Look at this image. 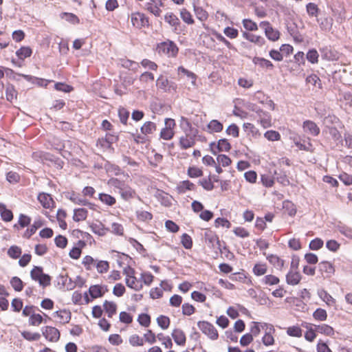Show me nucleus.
<instances>
[{
    "label": "nucleus",
    "instance_id": "f257e3e1",
    "mask_svg": "<svg viewBox=\"0 0 352 352\" xmlns=\"http://www.w3.org/2000/svg\"><path fill=\"white\" fill-rule=\"evenodd\" d=\"M30 276L32 280L38 282L40 286L43 287H47L51 284V277L43 273L41 267L34 266L30 272Z\"/></svg>",
    "mask_w": 352,
    "mask_h": 352
},
{
    "label": "nucleus",
    "instance_id": "f03ea898",
    "mask_svg": "<svg viewBox=\"0 0 352 352\" xmlns=\"http://www.w3.org/2000/svg\"><path fill=\"white\" fill-rule=\"evenodd\" d=\"M198 132L184 133L179 138V146L181 149L186 150L193 147L196 144Z\"/></svg>",
    "mask_w": 352,
    "mask_h": 352
},
{
    "label": "nucleus",
    "instance_id": "7ed1b4c3",
    "mask_svg": "<svg viewBox=\"0 0 352 352\" xmlns=\"http://www.w3.org/2000/svg\"><path fill=\"white\" fill-rule=\"evenodd\" d=\"M197 326L203 333L206 335L211 340H215L218 338L219 334L216 328L210 322L199 321Z\"/></svg>",
    "mask_w": 352,
    "mask_h": 352
},
{
    "label": "nucleus",
    "instance_id": "20e7f679",
    "mask_svg": "<svg viewBox=\"0 0 352 352\" xmlns=\"http://www.w3.org/2000/svg\"><path fill=\"white\" fill-rule=\"evenodd\" d=\"M156 85L159 89L168 93H173L177 89V85L174 82L168 80L162 75L157 79Z\"/></svg>",
    "mask_w": 352,
    "mask_h": 352
},
{
    "label": "nucleus",
    "instance_id": "39448f33",
    "mask_svg": "<svg viewBox=\"0 0 352 352\" xmlns=\"http://www.w3.org/2000/svg\"><path fill=\"white\" fill-rule=\"evenodd\" d=\"M262 330L265 331V335L262 338V342L265 346L272 345L274 342V339L272 333H274L275 329L272 324L263 322L261 325Z\"/></svg>",
    "mask_w": 352,
    "mask_h": 352
},
{
    "label": "nucleus",
    "instance_id": "423d86ee",
    "mask_svg": "<svg viewBox=\"0 0 352 352\" xmlns=\"http://www.w3.org/2000/svg\"><path fill=\"white\" fill-rule=\"evenodd\" d=\"M132 25L137 28L148 26V19L140 12L132 13L131 15Z\"/></svg>",
    "mask_w": 352,
    "mask_h": 352
},
{
    "label": "nucleus",
    "instance_id": "0eeeda50",
    "mask_svg": "<svg viewBox=\"0 0 352 352\" xmlns=\"http://www.w3.org/2000/svg\"><path fill=\"white\" fill-rule=\"evenodd\" d=\"M159 52H162L168 56L174 57L177 54L178 48L176 45L172 42H163L158 45Z\"/></svg>",
    "mask_w": 352,
    "mask_h": 352
},
{
    "label": "nucleus",
    "instance_id": "6e6552de",
    "mask_svg": "<svg viewBox=\"0 0 352 352\" xmlns=\"http://www.w3.org/2000/svg\"><path fill=\"white\" fill-rule=\"evenodd\" d=\"M208 245L214 250L221 252V243L219 237L212 231H206L204 234Z\"/></svg>",
    "mask_w": 352,
    "mask_h": 352
},
{
    "label": "nucleus",
    "instance_id": "1a4fd4ad",
    "mask_svg": "<svg viewBox=\"0 0 352 352\" xmlns=\"http://www.w3.org/2000/svg\"><path fill=\"white\" fill-rule=\"evenodd\" d=\"M260 26L265 29V35L269 40L276 41L279 38L280 32L274 29L268 22L263 21L260 23Z\"/></svg>",
    "mask_w": 352,
    "mask_h": 352
},
{
    "label": "nucleus",
    "instance_id": "9d476101",
    "mask_svg": "<svg viewBox=\"0 0 352 352\" xmlns=\"http://www.w3.org/2000/svg\"><path fill=\"white\" fill-rule=\"evenodd\" d=\"M43 336L50 342H57L60 338L59 331L53 327L47 326L42 329Z\"/></svg>",
    "mask_w": 352,
    "mask_h": 352
},
{
    "label": "nucleus",
    "instance_id": "9b49d317",
    "mask_svg": "<svg viewBox=\"0 0 352 352\" xmlns=\"http://www.w3.org/2000/svg\"><path fill=\"white\" fill-rule=\"evenodd\" d=\"M253 111L256 113L260 123L263 128H268L272 126L271 116L267 112L261 109H254Z\"/></svg>",
    "mask_w": 352,
    "mask_h": 352
},
{
    "label": "nucleus",
    "instance_id": "f8f14e48",
    "mask_svg": "<svg viewBox=\"0 0 352 352\" xmlns=\"http://www.w3.org/2000/svg\"><path fill=\"white\" fill-rule=\"evenodd\" d=\"M129 272H131V274H133V270H132L131 268L129 269V272L126 269L124 270V273L126 274V285L129 287L133 289L136 291L140 290L142 287V284L138 282V280H137V278L135 276H131L129 274Z\"/></svg>",
    "mask_w": 352,
    "mask_h": 352
},
{
    "label": "nucleus",
    "instance_id": "ddd939ff",
    "mask_svg": "<svg viewBox=\"0 0 352 352\" xmlns=\"http://www.w3.org/2000/svg\"><path fill=\"white\" fill-rule=\"evenodd\" d=\"M321 56L327 60H336L338 58V53L331 47L325 46L320 49Z\"/></svg>",
    "mask_w": 352,
    "mask_h": 352
},
{
    "label": "nucleus",
    "instance_id": "4468645a",
    "mask_svg": "<svg viewBox=\"0 0 352 352\" xmlns=\"http://www.w3.org/2000/svg\"><path fill=\"white\" fill-rule=\"evenodd\" d=\"M303 130L305 133L313 136H317L320 133V128L311 120H306L302 124Z\"/></svg>",
    "mask_w": 352,
    "mask_h": 352
},
{
    "label": "nucleus",
    "instance_id": "2eb2a0df",
    "mask_svg": "<svg viewBox=\"0 0 352 352\" xmlns=\"http://www.w3.org/2000/svg\"><path fill=\"white\" fill-rule=\"evenodd\" d=\"M210 147L214 153H216V149L217 151H228L231 148V145L226 139H221L218 141L217 144L215 143H211Z\"/></svg>",
    "mask_w": 352,
    "mask_h": 352
},
{
    "label": "nucleus",
    "instance_id": "dca6fc26",
    "mask_svg": "<svg viewBox=\"0 0 352 352\" xmlns=\"http://www.w3.org/2000/svg\"><path fill=\"white\" fill-rule=\"evenodd\" d=\"M108 291L107 286L99 285H91L89 289V293L92 298H97L102 296Z\"/></svg>",
    "mask_w": 352,
    "mask_h": 352
},
{
    "label": "nucleus",
    "instance_id": "f3484780",
    "mask_svg": "<svg viewBox=\"0 0 352 352\" xmlns=\"http://www.w3.org/2000/svg\"><path fill=\"white\" fill-rule=\"evenodd\" d=\"M318 270L322 275L325 277H329L334 273V267L330 262L322 261L318 264Z\"/></svg>",
    "mask_w": 352,
    "mask_h": 352
},
{
    "label": "nucleus",
    "instance_id": "a211bd4d",
    "mask_svg": "<svg viewBox=\"0 0 352 352\" xmlns=\"http://www.w3.org/2000/svg\"><path fill=\"white\" fill-rule=\"evenodd\" d=\"M196 188V185L192 182L189 180H184L177 184L176 190L179 194H184L188 190H195Z\"/></svg>",
    "mask_w": 352,
    "mask_h": 352
},
{
    "label": "nucleus",
    "instance_id": "6ab92c4d",
    "mask_svg": "<svg viewBox=\"0 0 352 352\" xmlns=\"http://www.w3.org/2000/svg\"><path fill=\"white\" fill-rule=\"evenodd\" d=\"M302 278V276L298 271L289 270L286 275V282L290 285H298Z\"/></svg>",
    "mask_w": 352,
    "mask_h": 352
},
{
    "label": "nucleus",
    "instance_id": "aec40b11",
    "mask_svg": "<svg viewBox=\"0 0 352 352\" xmlns=\"http://www.w3.org/2000/svg\"><path fill=\"white\" fill-rule=\"evenodd\" d=\"M172 337L175 343L179 346H184L186 343V336L182 329H176L172 333Z\"/></svg>",
    "mask_w": 352,
    "mask_h": 352
},
{
    "label": "nucleus",
    "instance_id": "412c9836",
    "mask_svg": "<svg viewBox=\"0 0 352 352\" xmlns=\"http://www.w3.org/2000/svg\"><path fill=\"white\" fill-rule=\"evenodd\" d=\"M38 200L45 208H50L54 204V201L51 196L47 193H40L38 195Z\"/></svg>",
    "mask_w": 352,
    "mask_h": 352
},
{
    "label": "nucleus",
    "instance_id": "4be33fe9",
    "mask_svg": "<svg viewBox=\"0 0 352 352\" xmlns=\"http://www.w3.org/2000/svg\"><path fill=\"white\" fill-rule=\"evenodd\" d=\"M69 199L74 204L81 205V206H88L91 209H94L95 205L94 204L90 203L89 201H87L85 199H83L82 197H80L78 195H76L75 193H72L69 197Z\"/></svg>",
    "mask_w": 352,
    "mask_h": 352
},
{
    "label": "nucleus",
    "instance_id": "5701e85b",
    "mask_svg": "<svg viewBox=\"0 0 352 352\" xmlns=\"http://www.w3.org/2000/svg\"><path fill=\"white\" fill-rule=\"evenodd\" d=\"M163 6L157 5V3L150 1L147 2L145 4V9L147 10L151 13L153 14L155 16H160L162 13V10L160 7Z\"/></svg>",
    "mask_w": 352,
    "mask_h": 352
},
{
    "label": "nucleus",
    "instance_id": "b1692460",
    "mask_svg": "<svg viewBox=\"0 0 352 352\" xmlns=\"http://www.w3.org/2000/svg\"><path fill=\"white\" fill-rule=\"evenodd\" d=\"M178 74L179 75H184L186 76L189 80H191V84L192 86L195 87L196 85V80H197V76L192 72L186 69L182 66H180L177 69Z\"/></svg>",
    "mask_w": 352,
    "mask_h": 352
},
{
    "label": "nucleus",
    "instance_id": "393cba45",
    "mask_svg": "<svg viewBox=\"0 0 352 352\" xmlns=\"http://www.w3.org/2000/svg\"><path fill=\"white\" fill-rule=\"evenodd\" d=\"M320 28L324 31H329L333 25V19L331 17L325 16L324 18H320L318 20Z\"/></svg>",
    "mask_w": 352,
    "mask_h": 352
},
{
    "label": "nucleus",
    "instance_id": "a878e982",
    "mask_svg": "<svg viewBox=\"0 0 352 352\" xmlns=\"http://www.w3.org/2000/svg\"><path fill=\"white\" fill-rule=\"evenodd\" d=\"M156 130V124L151 121L144 122L140 128L142 133L146 135L153 133Z\"/></svg>",
    "mask_w": 352,
    "mask_h": 352
},
{
    "label": "nucleus",
    "instance_id": "bb28decb",
    "mask_svg": "<svg viewBox=\"0 0 352 352\" xmlns=\"http://www.w3.org/2000/svg\"><path fill=\"white\" fill-rule=\"evenodd\" d=\"M243 38L250 41V42L254 43L258 45H263L264 42H265V40L263 37L253 34L252 33L247 32H243Z\"/></svg>",
    "mask_w": 352,
    "mask_h": 352
},
{
    "label": "nucleus",
    "instance_id": "cd10ccee",
    "mask_svg": "<svg viewBox=\"0 0 352 352\" xmlns=\"http://www.w3.org/2000/svg\"><path fill=\"white\" fill-rule=\"evenodd\" d=\"M91 231L99 236H104L108 229L104 228V226L100 221H98L96 223H93L90 226Z\"/></svg>",
    "mask_w": 352,
    "mask_h": 352
},
{
    "label": "nucleus",
    "instance_id": "c85d7f7f",
    "mask_svg": "<svg viewBox=\"0 0 352 352\" xmlns=\"http://www.w3.org/2000/svg\"><path fill=\"white\" fill-rule=\"evenodd\" d=\"M207 129L209 133H219L221 132L223 129V124L217 120H211L207 125Z\"/></svg>",
    "mask_w": 352,
    "mask_h": 352
},
{
    "label": "nucleus",
    "instance_id": "c756f323",
    "mask_svg": "<svg viewBox=\"0 0 352 352\" xmlns=\"http://www.w3.org/2000/svg\"><path fill=\"white\" fill-rule=\"evenodd\" d=\"M88 211L85 208H77L74 210L73 219L75 221H81L87 219Z\"/></svg>",
    "mask_w": 352,
    "mask_h": 352
},
{
    "label": "nucleus",
    "instance_id": "7c9ffc66",
    "mask_svg": "<svg viewBox=\"0 0 352 352\" xmlns=\"http://www.w3.org/2000/svg\"><path fill=\"white\" fill-rule=\"evenodd\" d=\"M180 127L184 133L198 132V130L193 128L189 120L184 117L181 118Z\"/></svg>",
    "mask_w": 352,
    "mask_h": 352
},
{
    "label": "nucleus",
    "instance_id": "2f4dec72",
    "mask_svg": "<svg viewBox=\"0 0 352 352\" xmlns=\"http://www.w3.org/2000/svg\"><path fill=\"white\" fill-rule=\"evenodd\" d=\"M104 309L109 318L113 317L116 313L117 305L115 302L105 300L103 304Z\"/></svg>",
    "mask_w": 352,
    "mask_h": 352
},
{
    "label": "nucleus",
    "instance_id": "473e14b6",
    "mask_svg": "<svg viewBox=\"0 0 352 352\" xmlns=\"http://www.w3.org/2000/svg\"><path fill=\"white\" fill-rule=\"evenodd\" d=\"M267 259L276 268L281 270L283 267L284 261L280 258L278 256L274 254H270L267 256Z\"/></svg>",
    "mask_w": 352,
    "mask_h": 352
},
{
    "label": "nucleus",
    "instance_id": "72a5a7b5",
    "mask_svg": "<svg viewBox=\"0 0 352 352\" xmlns=\"http://www.w3.org/2000/svg\"><path fill=\"white\" fill-rule=\"evenodd\" d=\"M54 314L59 318L60 323H67L71 319V313L65 309L57 311Z\"/></svg>",
    "mask_w": 352,
    "mask_h": 352
},
{
    "label": "nucleus",
    "instance_id": "f704fd0d",
    "mask_svg": "<svg viewBox=\"0 0 352 352\" xmlns=\"http://www.w3.org/2000/svg\"><path fill=\"white\" fill-rule=\"evenodd\" d=\"M316 331L328 336H331L334 334L333 329L331 326L326 324L316 326Z\"/></svg>",
    "mask_w": 352,
    "mask_h": 352
},
{
    "label": "nucleus",
    "instance_id": "c9c22d12",
    "mask_svg": "<svg viewBox=\"0 0 352 352\" xmlns=\"http://www.w3.org/2000/svg\"><path fill=\"white\" fill-rule=\"evenodd\" d=\"M253 63L263 68L272 69L274 67L271 61L264 58L254 57L253 58Z\"/></svg>",
    "mask_w": 352,
    "mask_h": 352
},
{
    "label": "nucleus",
    "instance_id": "e433bc0d",
    "mask_svg": "<svg viewBox=\"0 0 352 352\" xmlns=\"http://www.w3.org/2000/svg\"><path fill=\"white\" fill-rule=\"evenodd\" d=\"M0 214L2 219L5 221H10L13 219L12 211L7 209L3 204H0Z\"/></svg>",
    "mask_w": 352,
    "mask_h": 352
},
{
    "label": "nucleus",
    "instance_id": "4c0bfd02",
    "mask_svg": "<svg viewBox=\"0 0 352 352\" xmlns=\"http://www.w3.org/2000/svg\"><path fill=\"white\" fill-rule=\"evenodd\" d=\"M121 197L124 200H129L134 197L135 191L129 186L126 185L122 190L119 191Z\"/></svg>",
    "mask_w": 352,
    "mask_h": 352
},
{
    "label": "nucleus",
    "instance_id": "58836bf2",
    "mask_svg": "<svg viewBox=\"0 0 352 352\" xmlns=\"http://www.w3.org/2000/svg\"><path fill=\"white\" fill-rule=\"evenodd\" d=\"M31 222V218L29 217L27 215H25L23 214H21L19 215V221H18V223H19V226L15 224L14 226V227L18 230H19L20 228H23L26 226H28Z\"/></svg>",
    "mask_w": 352,
    "mask_h": 352
},
{
    "label": "nucleus",
    "instance_id": "ea45409f",
    "mask_svg": "<svg viewBox=\"0 0 352 352\" xmlns=\"http://www.w3.org/2000/svg\"><path fill=\"white\" fill-rule=\"evenodd\" d=\"M32 49L29 47H21L16 52V55L21 60L30 57L32 55Z\"/></svg>",
    "mask_w": 352,
    "mask_h": 352
},
{
    "label": "nucleus",
    "instance_id": "a19ab883",
    "mask_svg": "<svg viewBox=\"0 0 352 352\" xmlns=\"http://www.w3.org/2000/svg\"><path fill=\"white\" fill-rule=\"evenodd\" d=\"M338 230L349 239H352V228L341 223L337 225Z\"/></svg>",
    "mask_w": 352,
    "mask_h": 352
},
{
    "label": "nucleus",
    "instance_id": "79ce46f5",
    "mask_svg": "<svg viewBox=\"0 0 352 352\" xmlns=\"http://www.w3.org/2000/svg\"><path fill=\"white\" fill-rule=\"evenodd\" d=\"M95 267L97 270V272L100 274L106 273L109 269V262L106 261H96L95 263Z\"/></svg>",
    "mask_w": 352,
    "mask_h": 352
},
{
    "label": "nucleus",
    "instance_id": "37998d69",
    "mask_svg": "<svg viewBox=\"0 0 352 352\" xmlns=\"http://www.w3.org/2000/svg\"><path fill=\"white\" fill-rule=\"evenodd\" d=\"M98 198L103 204L109 206L114 205L116 201L113 197L105 193H100Z\"/></svg>",
    "mask_w": 352,
    "mask_h": 352
},
{
    "label": "nucleus",
    "instance_id": "c03bdc74",
    "mask_svg": "<svg viewBox=\"0 0 352 352\" xmlns=\"http://www.w3.org/2000/svg\"><path fill=\"white\" fill-rule=\"evenodd\" d=\"M120 64L122 67L132 70H136L139 67L138 63L129 59H120Z\"/></svg>",
    "mask_w": 352,
    "mask_h": 352
},
{
    "label": "nucleus",
    "instance_id": "a18cd8bd",
    "mask_svg": "<svg viewBox=\"0 0 352 352\" xmlns=\"http://www.w3.org/2000/svg\"><path fill=\"white\" fill-rule=\"evenodd\" d=\"M16 95L17 92L14 86L12 85H8L6 89V99L10 102H12L14 99L16 98Z\"/></svg>",
    "mask_w": 352,
    "mask_h": 352
},
{
    "label": "nucleus",
    "instance_id": "49530a36",
    "mask_svg": "<svg viewBox=\"0 0 352 352\" xmlns=\"http://www.w3.org/2000/svg\"><path fill=\"white\" fill-rule=\"evenodd\" d=\"M318 295L328 305H331L335 302V299L324 289L319 291Z\"/></svg>",
    "mask_w": 352,
    "mask_h": 352
},
{
    "label": "nucleus",
    "instance_id": "de8ad7c7",
    "mask_svg": "<svg viewBox=\"0 0 352 352\" xmlns=\"http://www.w3.org/2000/svg\"><path fill=\"white\" fill-rule=\"evenodd\" d=\"M274 175H276V179L278 182L283 186H287L289 184V182L287 179L285 172L283 170H280L278 172L275 171Z\"/></svg>",
    "mask_w": 352,
    "mask_h": 352
},
{
    "label": "nucleus",
    "instance_id": "09e8293b",
    "mask_svg": "<svg viewBox=\"0 0 352 352\" xmlns=\"http://www.w3.org/2000/svg\"><path fill=\"white\" fill-rule=\"evenodd\" d=\"M137 218L142 221H148L152 219L153 215L148 211L138 210L136 211Z\"/></svg>",
    "mask_w": 352,
    "mask_h": 352
},
{
    "label": "nucleus",
    "instance_id": "8fccbe9b",
    "mask_svg": "<svg viewBox=\"0 0 352 352\" xmlns=\"http://www.w3.org/2000/svg\"><path fill=\"white\" fill-rule=\"evenodd\" d=\"M318 52L315 49L309 50L306 55L307 60L312 64H316L318 62Z\"/></svg>",
    "mask_w": 352,
    "mask_h": 352
},
{
    "label": "nucleus",
    "instance_id": "3c124183",
    "mask_svg": "<svg viewBox=\"0 0 352 352\" xmlns=\"http://www.w3.org/2000/svg\"><path fill=\"white\" fill-rule=\"evenodd\" d=\"M313 317L316 320L324 321L327 318V314L324 309L318 308L314 312Z\"/></svg>",
    "mask_w": 352,
    "mask_h": 352
},
{
    "label": "nucleus",
    "instance_id": "603ef678",
    "mask_svg": "<svg viewBox=\"0 0 352 352\" xmlns=\"http://www.w3.org/2000/svg\"><path fill=\"white\" fill-rule=\"evenodd\" d=\"M96 261L97 259H94L91 256H86L83 258L82 263L87 270H91L95 267Z\"/></svg>",
    "mask_w": 352,
    "mask_h": 352
},
{
    "label": "nucleus",
    "instance_id": "864d4df0",
    "mask_svg": "<svg viewBox=\"0 0 352 352\" xmlns=\"http://www.w3.org/2000/svg\"><path fill=\"white\" fill-rule=\"evenodd\" d=\"M23 338L28 341L38 340L41 338V335L38 333H32L28 331L21 332Z\"/></svg>",
    "mask_w": 352,
    "mask_h": 352
},
{
    "label": "nucleus",
    "instance_id": "5fc2aeb1",
    "mask_svg": "<svg viewBox=\"0 0 352 352\" xmlns=\"http://www.w3.org/2000/svg\"><path fill=\"white\" fill-rule=\"evenodd\" d=\"M166 22L169 23L171 26L176 27L179 24V19L173 13H167L164 18Z\"/></svg>",
    "mask_w": 352,
    "mask_h": 352
},
{
    "label": "nucleus",
    "instance_id": "6e6d98bb",
    "mask_svg": "<svg viewBox=\"0 0 352 352\" xmlns=\"http://www.w3.org/2000/svg\"><path fill=\"white\" fill-rule=\"evenodd\" d=\"M10 284L16 292H21L23 289V281L17 276L12 277L10 280Z\"/></svg>",
    "mask_w": 352,
    "mask_h": 352
},
{
    "label": "nucleus",
    "instance_id": "4d7b16f0",
    "mask_svg": "<svg viewBox=\"0 0 352 352\" xmlns=\"http://www.w3.org/2000/svg\"><path fill=\"white\" fill-rule=\"evenodd\" d=\"M157 324L162 329H166L170 324V319L168 317L161 315L157 318Z\"/></svg>",
    "mask_w": 352,
    "mask_h": 352
},
{
    "label": "nucleus",
    "instance_id": "13d9d810",
    "mask_svg": "<svg viewBox=\"0 0 352 352\" xmlns=\"http://www.w3.org/2000/svg\"><path fill=\"white\" fill-rule=\"evenodd\" d=\"M8 254L12 258H18L21 254V249L16 245L11 246L8 250Z\"/></svg>",
    "mask_w": 352,
    "mask_h": 352
},
{
    "label": "nucleus",
    "instance_id": "bf43d9fd",
    "mask_svg": "<svg viewBox=\"0 0 352 352\" xmlns=\"http://www.w3.org/2000/svg\"><path fill=\"white\" fill-rule=\"evenodd\" d=\"M264 137L270 141H277L280 140V135L276 131L270 130L265 133Z\"/></svg>",
    "mask_w": 352,
    "mask_h": 352
},
{
    "label": "nucleus",
    "instance_id": "052dcab7",
    "mask_svg": "<svg viewBox=\"0 0 352 352\" xmlns=\"http://www.w3.org/2000/svg\"><path fill=\"white\" fill-rule=\"evenodd\" d=\"M138 321L140 325L148 327L151 323V317L146 314H141L138 316Z\"/></svg>",
    "mask_w": 352,
    "mask_h": 352
},
{
    "label": "nucleus",
    "instance_id": "680f3d73",
    "mask_svg": "<svg viewBox=\"0 0 352 352\" xmlns=\"http://www.w3.org/2000/svg\"><path fill=\"white\" fill-rule=\"evenodd\" d=\"M199 184L206 190L210 191L214 188L212 179L209 177L208 179H203L199 181Z\"/></svg>",
    "mask_w": 352,
    "mask_h": 352
},
{
    "label": "nucleus",
    "instance_id": "e2e57ef3",
    "mask_svg": "<svg viewBox=\"0 0 352 352\" xmlns=\"http://www.w3.org/2000/svg\"><path fill=\"white\" fill-rule=\"evenodd\" d=\"M306 9L310 16H316L319 12L317 5L314 3H309L306 6Z\"/></svg>",
    "mask_w": 352,
    "mask_h": 352
},
{
    "label": "nucleus",
    "instance_id": "0e129e2a",
    "mask_svg": "<svg viewBox=\"0 0 352 352\" xmlns=\"http://www.w3.org/2000/svg\"><path fill=\"white\" fill-rule=\"evenodd\" d=\"M181 242L183 246L187 250L191 249L192 247V239L188 234L186 233L182 234Z\"/></svg>",
    "mask_w": 352,
    "mask_h": 352
},
{
    "label": "nucleus",
    "instance_id": "69168bd1",
    "mask_svg": "<svg viewBox=\"0 0 352 352\" xmlns=\"http://www.w3.org/2000/svg\"><path fill=\"white\" fill-rule=\"evenodd\" d=\"M180 16L182 20L188 24H192L194 23L191 14L186 9L181 10Z\"/></svg>",
    "mask_w": 352,
    "mask_h": 352
},
{
    "label": "nucleus",
    "instance_id": "338daca9",
    "mask_svg": "<svg viewBox=\"0 0 352 352\" xmlns=\"http://www.w3.org/2000/svg\"><path fill=\"white\" fill-rule=\"evenodd\" d=\"M129 342L130 344L132 345L133 346H142L144 344L142 338H141L139 336L136 334L130 336Z\"/></svg>",
    "mask_w": 352,
    "mask_h": 352
},
{
    "label": "nucleus",
    "instance_id": "774afa93",
    "mask_svg": "<svg viewBox=\"0 0 352 352\" xmlns=\"http://www.w3.org/2000/svg\"><path fill=\"white\" fill-rule=\"evenodd\" d=\"M279 278L274 275H267L263 277V282L269 285H277L279 283Z\"/></svg>",
    "mask_w": 352,
    "mask_h": 352
}]
</instances>
